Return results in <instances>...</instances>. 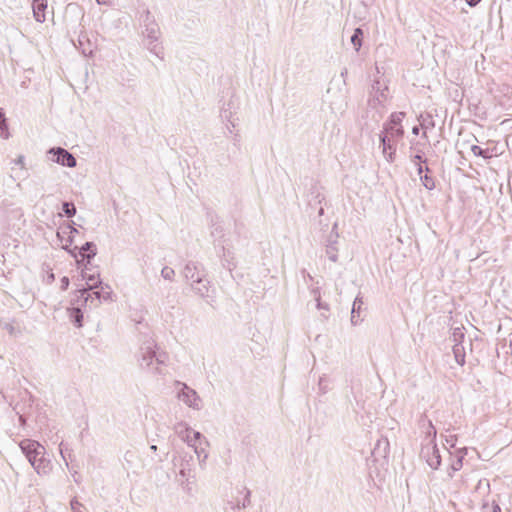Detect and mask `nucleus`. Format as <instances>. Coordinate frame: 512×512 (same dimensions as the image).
<instances>
[{
    "mask_svg": "<svg viewBox=\"0 0 512 512\" xmlns=\"http://www.w3.org/2000/svg\"><path fill=\"white\" fill-rule=\"evenodd\" d=\"M467 454V448H461L457 450L456 459L453 460V462L450 465V471L448 472V475L450 478L453 477V473L456 471H459L462 468L463 465V459Z\"/></svg>",
    "mask_w": 512,
    "mask_h": 512,
    "instance_id": "obj_17",
    "label": "nucleus"
},
{
    "mask_svg": "<svg viewBox=\"0 0 512 512\" xmlns=\"http://www.w3.org/2000/svg\"><path fill=\"white\" fill-rule=\"evenodd\" d=\"M317 308L318 309H328L327 305H323L320 300V295L316 296Z\"/></svg>",
    "mask_w": 512,
    "mask_h": 512,
    "instance_id": "obj_36",
    "label": "nucleus"
},
{
    "mask_svg": "<svg viewBox=\"0 0 512 512\" xmlns=\"http://www.w3.org/2000/svg\"><path fill=\"white\" fill-rule=\"evenodd\" d=\"M363 305L362 298L356 297L351 310V322L353 325H357L359 322H361L360 319V311L361 307Z\"/></svg>",
    "mask_w": 512,
    "mask_h": 512,
    "instance_id": "obj_19",
    "label": "nucleus"
},
{
    "mask_svg": "<svg viewBox=\"0 0 512 512\" xmlns=\"http://www.w3.org/2000/svg\"><path fill=\"white\" fill-rule=\"evenodd\" d=\"M446 442L451 446H455L456 438L454 436H451L450 439H447Z\"/></svg>",
    "mask_w": 512,
    "mask_h": 512,
    "instance_id": "obj_38",
    "label": "nucleus"
},
{
    "mask_svg": "<svg viewBox=\"0 0 512 512\" xmlns=\"http://www.w3.org/2000/svg\"><path fill=\"white\" fill-rule=\"evenodd\" d=\"M204 272L200 270L199 266L195 262H188L183 269V276L189 282V284L197 280V276L202 277Z\"/></svg>",
    "mask_w": 512,
    "mask_h": 512,
    "instance_id": "obj_15",
    "label": "nucleus"
},
{
    "mask_svg": "<svg viewBox=\"0 0 512 512\" xmlns=\"http://www.w3.org/2000/svg\"><path fill=\"white\" fill-rule=\"evenodd\" d=\"M362 37H363L362 29L356 28L350 38V41L353 44L356 52H358L362 46Z\"/></svg>",
    "mask_w": 512,
    "mask_h": 512,
    "instance_id": "obj_23",
    "label": "nucleus"
},
{
    "mask_svg": "<svg viewBox=\"0 0 512 512\" xmlns=\"http://www.w3.org/2000/svg\"><path fill=\"white\" fill-rule=\"evenodd\" d=\"M491 512H501V509H500V507L498 505H495Z\"/></svg>",
    "mask_w": 512,
    "mask_h": 512,
    "instance_id": "obj_46",
    "label": "nucleus"
},
{
    "mask_svg": "<svg viewBox=\"0 0 512 512\" xmlns=\"http://www.w3.org/2000/svg\"><path fill=\"white\" fill-rule=\"evenodd\" d=\"M458 335H460L461 337H463V333L460 331V329H455V332H454V337H457ZM457 340V338H455V341Z\"/></svg>",
    "mask_w": 512,
    "mask_h": 512,
    "instance_id": "obj_42",
    "label": "nucleus"
},
{
    "mask_svg": "<svg viewBox=\"0 0 512 512\" xmlns=\"http://www.w3.org/2000/svg\"><path fill=\"white\" fill-rule=\"evenodd\" d=\"M463 350H464V348L458 343H456L453 346V353H454L456 362L461 366L464 365V363H465V355L463 353Z\"/></svg>",
    "mask_w": 512,
    "mask_h": 512,
    "instance_id": "obj_25",
    "label": "nucleus"
},
{
    "mask_svg": "<svg viewBox=\"0 0 512 512\" xmlns=\"http://www.w3.org/2000/svg\"><path fill=\"white\" fill-rule=\"evenodd\" d=\"M77 232V229L72 227L71 225H67L66 227L61 228L57 232V237L63 242V249L67 250L68 247L73 243V235Z\"/></svg>",
    "mask_w": 512,
    "mask_h": 512,
    "instance_id": "obj_14",
    "label": "nucleus"
},
{
    "mask_svg": "<svg viewBox=\"0 0 512 512\" xmlns=\"http://www.w3.org/2000/svg\"><path fill=\"white\" fill-rule=\"evenodd\" d=\"M0 115H5V113L3 112V110L0 108Z\"/></svg>",
    "mask_w": 512,
    "mask_h": 512,
    "instance_id": "obj_50",
    "label": "nucleus"
},
{
    "mask_svg": "<svg viewBox=\"0 0 512 512\" xmlns=\"http://www.w3.org/2000/svg\"><path fill=\"white\" fill-rule=\"evenodd\" d=\"M421 457L425 459L427 464L432 469H437L441 464V455L440 451L433 441H429L426 445H424L421 449Z\"/></svg>",
    "mask_w": 512,
    "mask_h": 512,
    "instance_id": "obj_9",
    "label": "nucleus"
},
{
    "mask_svg": "<svg viewBox=\"0 0 512 512\" xmlns=\"http://www.w3.org/2000/svg\"><path fill=\"white\" fill-rule=\"evenodd\" d=\"M207 447L208 446H205L203 441L199 442L197 445L193 447L194 453L198 458L199 466L201 468L205 467L206 460L208 458Z\"/></svg>",
    "mask_w": 512,
    "mask_h": 512,
    "instance_id": "obj_18",
    "label": "nucleus"
},
{
    "mask_svg": "<svg viewBox=\"0 0 512 512\" xmlns=\"http://www.w3.org/2000/svg\"><path fill=\"white\" fill-rule=\"evenodd\" d=\"M418 120L420 121V126L424 130L422 136L426 138L427 137L426 130L432 129L435 126L433 117L430 114H426V115L421 114L419 116Z\"/></svg>",
    "mask_w": 512,
    "mask_h": 512,
    "instance_id": "obj_21",
    "label": "nucleus"
},
{
    "mask_svg": "<svg viewBox=\"0 0 512 512\" xmlns=\"http://www.w3.org/2000/svg\"><path fill=\"white\" fill-rule=\"evenodd\" d=\"M99 5H110L111 0H96Z\"/></svg>",
    "mask_w": 512,
    "mask_h": 512,
    "instance_id": "obj_39",
    "label": "nucleus"
},
{
    "mask_svg": "<svg viewBox=\"0 0 512 512\" xmlns=\"http://www.w3.org/2000/svg\"><path fill=\"white\" fill-rule=\"evenodd\" d=\"M0 136L3 139H8L10 137L5 115H0Z\"/></svg>",
    "mask_w": 512,
    "mask_h": 512,
    "instance_id": "obj_27",
    "label": "nucleus"
},
{
    "mask_svg": "<svg viewBox=\"0 0 512 512\" xmlns=\"http://www.w3.org/2000/svg\"><path fill=\"white\" fill-rule=\"evenodd\" d=\"M60 446H62V444ZM60 454H61L62 458L64 459L66 466H68V462H67V460H66V458L64 456V452H63L62 447H60Z\"/></svg>",
    "mask_w": 512,
    "mask_h": 512,
    "instance_id": "obj_43",
    "label": "nucleus"
},
{
    "mask_svg": "<svg viewBox=\"0 0 512 512\" xmlns=\"http://www.w3.org/2000/svg\"><path fill=\"white\" fill-rule=\"evenodd\" d=\"M250 495H251L250 490H246L245 498H244V500H243L241 505L238 504V509H244V508L248 507L251 504Z\"/></svg>",
    "mask_w": 512,
    "mask_h": 512,
    "instance_id": "obj_32",
    "label": "nucleus"
},
{
    "mask_svg": "<svg viewBox=\"0 0 512 512\" xmlns=\"http://www.w3.org/2000/svg\"><path fill=\"white\" fill-rule=\"evenodd\" d=\"M193 459V455L188 452H177L172 458L173 466L179 470L181 484L194 478Z\"/></svg>",
    "mask_w": 512,
    "mask_h": 512,
    "instance_id": "obj_4",
    "label": "nucleus"
},
{
    "mask_svg": "<svg viewBox=\"0 0 512 512\" xmlns=\"http://www.w3.org/2000/svg\"><path fill=\"white\" fill-rule=\"evenodd\" d=\"M71 509L73 512H82L81 507L82 504L77 501L76 499H73L70 503Z\"/></svg>",
    "mask_w": 512,
    "mask_h": 512,
    "instance_id": "obj_33",
    "label": "nucleus"
},
{
    "mask_svg": "<svg viewBox=\"0 0 512 512\" xmlns=\"http://www.w3.org/2000/svg\"><path fill=\"white\" fill-rule=\"evenodd\" d=\"M47 155H52L50 158L53 162H56L62 166L73 168L77 162L73 154L68 152L66 149L61 147H53L47 151Z\"/></svg>",
    "mask_w": 512,
    "mask_h": 512,
    "instance_id": "obj_8",
    "label": "nucleus"
},
{
    "mask_svg": "<svg viewBox=\"0 0 512 512\" xmlns=\"http://www.w3.org/2000/svg\"><path fill=\"white\" fill-rule=\"evenodd\" d=\"M323 212H324V210H323V208H321V209L319 210V215H322V214H323Z\"/></svg>",
    "mask_w": 512,
    "mask_h": 512,
    "instance_id": "obj_49",
    "label": "nucleus"
},
{
    "mask_svg": "<svg viewBox=\"0 0 512 512\" xmlns=\"http://www.w3.org/2000/svg\"><path fill=\"white\" fill-rule=\"evenodd\" d=\"M143 35L146 40L147 49L155 55L157 58L163 60L164 59V48L158 43L160 30L158 25L154 21H150L145 24V29L143 31Z\"/></svg>",
    "mask_w": 512,
    "mask_h": 512,
    "instance_id": "obj_3",
    "label": "nucleus"
},
{
    "mask_svg": "<svg viewBox=\"0 0 512 512\" xmlns=\"http://www.w3.org/2000/svg\"><path fill=\"white\" fill-rule=\"evenodd\" d=\"M420 180L423 184V186L428 189V190H432L435 188V182H434V179L430 176H428L427 174L424 175V176H420Z\"/></svg>",
    "mask_w": 512,
    "mask_h": 512,
    "instance_id": "obj_30",
    "label": "nucleus"
},
{
    "mask_svg": "<svg viewBox=\"0 0 512 512\" xmlns=\"http://www.w3.org/2000/svg\"><path fill=\"white\" fill-rule=\"evenodd\" d=\"M405 117L404 112H395L390 116V120L384 124L382 132L386 134L392 142L397 144L403 138L404 129L401 125L403 118Z\"/></svg>",
    "mask_w": 512,
    "mask_h": 512,
    "instance_id": "obj_5",
    "label": "nucleus"
},
{
    "mask_svg": "<svg viewBox=\"0 0 512 512\" xmlns=\"http://www.w3.org/2000/svg\"><path fill=\"white\" fill-rule=\"evenodd\" d=\"M471 151L472 153L475 155V156H482L484 158H488L490 157L489 155V151L488 150H484L482 149L480 146L478 145H473L471 147Z\"/></svg>",
    "mask_w": 512,
    "mask_h": 512,
    "instance_id": "obj_31",
    "label": "nucleus"
},
{
    "mask_svg": "<svg viewBox=\"0 0 512 512\" xmlns=\"http://www.w3.org/2000/svg\"><path fill=\"white\" fill-rule=\"evenodd\" d=\"M161 276L163 279L172 282V281H174V278H175V271L173 268H171L169 266H165L161 270Z\"/></svg>",
    "mask_w": 512,
    "mask_h": 512,
    "instance_id": "obj_28",
    "label": "nucleus"
},
{
    "mask_svg": "<svg viewBox=\"0 0 512 512\" xmlns=\"http://www.w3.org/2000/svg\"><path fill=\"white\" fill-rule=\"evenodd\" d=\"M182 430L177 429V433L179 437L187 443V445L193 448L199 442L203 441L205 446H209L208 440L198 431L192 430L190 427L185 426L183 424H179V427H182Z\"/></svg>",
    "mask_w": 512,
    "mask_h": 512,
    "instance_id": "obj_10",
    "label": "nucleus"
},
{
    "mask_svg": "<svg viewBox=\"0 0 512 512\" xmlns=\"http://www.w3.org/2000/svg\"><path fill=\"white\" fill-rule=\"evenodd\" d=\"M379 87H377V92H376V95H374L370 100H369V105L373 108H377L378 105L380 106H383L384 102L386 101L387 99V96L385 94L384 91H379Z\"/></svg>",
    "mask_w": 512,
    "mask_h": 512,
    "instance_id": "obj_22",
    "label": "nucleus"
},
{
    "mask_svg": "<svg viewBox=\"0 0 512 512\" xmlns=\"http://www.w3.org/2000/svg\"><path fill=\"white\" fill-rule=\"evenodd\" d=\"M380 146L382 147V154L387 162L392 163L396 155V143L392 142L389 137L383 132L379 135Z\"/></svg>",
    "mask_w": 512,
    "mask_h": 512,
    "instance_id": "obj_11",
    "label": "nucleus"
},
{
    "mask_svg": "<svg viewBox=\"0 0 512 512\" xmlns=\"http://www.w3.org/2000/svg\"><path fill=\"white\" fill-rule=\"evenodd\" d=\"M481 0H466V3L470 6V7H475Z\"/></svg>",
    "mask_w": 512,
    "mask_h": 512,
    "instance_id": "obj_37",
    "label": "nucleus"
},
{
    "mask_svg": "<svg viewBox=\"0 0 512 512\" xmlns=\"http://www.w3.org/2000/svg\"><path fill=\"white\" fill-rule=\"evenodd\" d=\"M177 398L186 404L188 407L195 410L201 409V399L197 392L188 387L185 383L177 382Z\"/></svg>",
    "mask_w": 512,
    "mask_h": 512,
    "instance_id": "obj_6",
    "label": "nucleus"
},
{
    "mask_svg": "<svg viewBox=\"0 0 512 512\" xmlns=\"http://www.w3.org/2000/svg\"><path fill=\"white\" fill-rule=\"evenodd\" d=\"M60 282H61V289L63 291H65L68 288L69 283H70L69 278L67 276H64L61 278Z\"/></svg>",
    "mask_w": 512,
    "mask_h": 512,
    "instance_id": "obj_34",
    "label": "nucleus"
},
{
    "mask_svg": "<svg viewBox=\"0 0 512 512\" xmlns=\"http://www.w3.org/2000/svg\"><path fill=\"white\" fill-rule=\"evenodd\" d=\"M32 8L35 20L43 23L46 20L47 0H33Z\"/></svg>",
    "mask_w": 512,
    "mask_h": 512,
    "instance_id": "obj_16",
    "label": "nucleus"
},
{
    "mask_svg": "<svg viewBox=\"0 0 512 512\" xmlns=\"http://www.w3.org/2000/svg\"><path fill=\"white\" fill-rule=\"evenodd\" d=\"M15 164L19 165L22 169L25 168V157L23 155H19L15 160Z\"/></svg>",
    "mask_w": 512,
    "mask_h": 512,
    "instance_id": "obj_35",
    "label": "nucleus"
},
{
    "mask_svg": "<svg viewBox=\"0 0 512 512\" xmlns=\"http://www.w3.org/2000/svg\"><path fill=\"white\" fill-rule=\"evenodd\" d=\"M416 166H417V172H418L419 176H422L423 167L420 165V163H416Z\"/></svg>",
    "mask_w": 512,
    "mask_h": 512,
    "instance_id": "obj_40",
    "label": "nucleus"
},
{
    "mask_svg": "<svg viewBox=\"0 0 512 512\" xmlns=\"http://www.w3.org/2000/svg\"><path fill=\"white\" fill-rule=\"evenodd\" d=\"M348 71L347 69H344L343 71H341V77H345L347 75Z\"/></svg>",
    "mask_w": 512,
    "mask_h": 512,
    "instance_id": "obj_47",
    "label": "nucleus"
},
{
    "mask_svg": "<svg viewBox=\"0 0 512 512\" xmlns=\"http://www.w3.org/2000/svg\"><path fill=\"white\" fill-rule=\"evenodd\" d=\"M100 291H94L89 293V290L82 289L80 290L81 298L84 299L86 303L90 302V305H94L97 307L101 301H107L111 298L112 291L108 285H100Z\"/></svg>",
    "mask_w": 512,
    "mask_h": 512,
    "instance_id": "obj_7",
    "label": "nucleus"
},
{
    "mask_svg": "<svg viewBox=\"0 0 512 512\" xmlns=\"http://www.w3.org/2000/svg\"><path fill=\"white\" fill-rule=\"evenodd\" d=\"M168 356L165 352L156 351V344L148 340L142 344L139 350L138 361L142 368L154 374H163Z\"/></svg>",
    "mask_w": 512,
    "mask_h": 512,
    "instance_id": "obj_1",
    "label": "nucleus"
},
{
    "mask_svg": "<svg viewBox=\"0 0 512 512\" xmlns=\"http://www.w3.org/2000/svg\"><path fill=\"white\" fill-rule=\"evenodd\" d=\"M84 278L86 279L87 285L89 286V288L87 290H93V289L98 288L100 285H102V282L100 281L99 276L89 275V276H84Z\"/></svg>",
    "mask_w": 512,
    "mask_h": 512,
    "instance_id": "obj_26",
    "label": "nucleus"
},
{
    "mask_svg": "<svg viewBox=\"0 0 512 512\" xmlns=\"http://www.w3.org/2000/svg\"><path fill=\"white\" fill-rule=\"evenodd\" d=\"M70 318L76 324L77 327L82 326L83 313L80 308L75 307L70 310Z\"/></svg>",
    "mask_w": 512,
    "mask_h": 512,
    "instance_id": "obj_24",
    "label": "nucleus"
},
{
    "mask_svg": "<svg viewBox=\"0 0 512 512\" xmlns=\"http://www.w3.org/2000/svg\"><path fill=\"white\" fill-rule=\"evenodd\" d=\"M150 449H151L152 451H156V450H157V446H156V445H151V446H150Z\"/></svg>",
    "mask_w": 512,
    "mask_h": 512,
    "instance_id": "obj_48",
    "label": "nucleus"
},
{
    "mask_svg": "<svg viewBox=\"0 0 512 512\" xmlns=\"http://www.w3.org/2000/svg\"><path fill=\"white\" fill-rule=\"evenodd\" d=\"M196 278L197 280L190 284L191 289L200 297H208L210 286L209 281L205 277V274L202 277L197 276Z\"/></svg>",
    "mask_w": 512,
    "mask_h": 512,
    "instance_id": "obj_13",
    "label": "nucleus"
},
{
    "mask_svg": "<svg viewBox=\"0 0 512 512\" xmlns=\"http://www.w3.org/2000/svg\"><path fill=\"white\" fill-rule=\"evenodd\" d=\"M62 210L66 214L67 217H72L76 214V208L73 203L64 202L62 204Z\"/></svg>",
    "mask_w": 512,
    "mask_h": 512,
    "instance_id": "obj_29",
    "label": "nucleus"
},
{
    "mask_svg": "<svg viewBox=\"0 0 512 512\" xmlns=\"http://www.w3.org/2000/svg\"><path fill=\"white\" fill-rule=\"evenodd\" d=\"M412 133H413L414 135H418V134H419V127H418V126H414V127L412 128Z\"/></svg>",
    "mask_w": 512,
    "mask_h": 512,
    "instance_id": "obj_44",
    "label": "nucleus"
},
{
    "mask_svg": "<svg viewBox=\"0 0 512 512\" xmlns=\"http://www.w3.org/2000/svg\"><path fill=\"white\" fill-rule=\"evenodd\" d=\"M96 251V245L93 242H86L80 248L79 253L82 255L83 258H86L88 261H90V259L96 255Z\"/></svg>",
    "mask_w": 512,
    "mask_h": 512,
    "instance_id": "obj_20",
    "label": "nucleus"
},
{
    "mask_svg": "<svg viewBox=\"0 0 512 512\" xmlns=\"http://www.w3.org/2000/svg\"><path fill=\"white\" fill-rule=\"evenodd\" d=\"M336 229H337V223H335L333 225L331 234L328 239V244L326 245V254H327L329 260H331L332 262H336L337 258H338L337 248H336L338 233H337Z\"/></svg>",
    "mask_w": 512,
    "mask_h": 512,
    "instance_id": "obj_12",
    "label": "nucleus"
},
{
    "mask_svg": "<svg viewBox=\"0 0 512 512\" xmlns=\"http://www.w3.org/2000/svg\"><path fill=\"white\" fill-rule=\"evenodd\" d=\"M413 161H415V164L422 161L421 155L417 154L414 156Z\"/></svg>",
    "mask_w": 512,
    "mask_h": 512,
    "instance_id": "obj_41",
    "label": "nucleus"
},
{
    "mask_svg": "<svg viewBox=\"0 0 512 512\" xmlns=\"http://www.w3.org/2000/svg\"><path fill=\"white\" fill-rule=\"evenodd\" d=\"M31 466L38 474H48L51 470L50 461L45 458L46 450L39 442L31 439L22 440L19 444Z\"/></svg>",
    "mask_w": 512,
    "mask_h": 512,
    "instance_id": "obj_2",
    "label": "nucleus"
},
{
    "mask_svg": "<svg viewBox=\"0 0 512 512\" xmlns=\"http://www.w3.org/2000/svg\"><path fill=\"white\" fill-rule=\"evenodd\" d=\"M47 278H48V282H53L55 279V276L53 273H50Z\"/></svg>",
    "mask_w": 512,
    "mask_h": 512,
    "instance_id": "obj_45",
    "label": "nucleus"
}]
</instances>
